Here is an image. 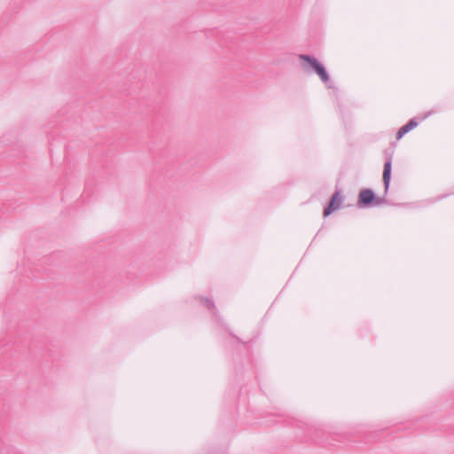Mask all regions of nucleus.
Segmentation results:
<instances>
[{
	"label": "nucleus",
	"mask_w": 454,
	"mask_h": 454,
	"mask_svg": "<svg viewBox=\"0 0 454 454\" xmlns=\"http://www.w3.org/2000/svg\"><path fill=\"white\" fill-rule=\"evenodd\" d=\"M315 73L320 77L321 81L328 87L332 88V85L329 84L330 82V76L326 71V68L322 64L319 68H317Z\"/></svg>",
	"instance_id": "nucleus-6"
},
{
	"label": "nucleus",
	"mask_w": 454,
	"mask_h": 454,
	"mask_svg": "<svg viewBox=\"0 0 454 454\" xmlns=\"http://www.w3.org/2000/svg\"><path fill=\"white\" fill-rule=\"evenodd\" d=\"M315 73L320 77L321 81L328 87L332 88V85L329 84L330 82V76L326 71V68L322 64L319 68H317Z\"/></svg>",
	"instance_id": "nucleus-7"
},
{
	"label": "nucleus",
	"mask_w": 454,
	"mask_h": 454,
	"mask_svg": "<svg viewBox=\"0 0 454 454\" xmlns=\"http://www.w3.org/2000/svg\"><path fill=\"white\" fill-rule=\"evenodd\" d=\"M418 124L419 121L417 120V117L411 118L406 124H404L398 129L396 133V138H402L406 133L416 128Z\"/></svg>",
	"instance_id": "nucleus-5"
},
{
	"label": "nucleus",
	"mask_w": 454,
	"mask_h": 454,
	"mask_svg": "<svg viewBox=\"0 0 454 454\" xmlns=\"http://www.w3.org/2000/svg\"><path fill=\"white\" fill-rule=\"evenodd\" d=\"M391 171H392V157L389 156L385 164L383 169V183H384V194L387 195L391 180Z\"/></svg>",
	"instance_id": "nucleus-4"
},
{
	"label": "nucleus",
	"mask_w": 454,
	"mask_h": 454,
	"mask_svg": "<svg viewBox=\"0 0 454 454\" xmlns=\"http://www.w3.org/2000/svg\"><path fill=\"white\" fill-rule=\"evenodd\" d=\"M199 299L203 302L205 307H207L209 310H212L214 313L215 312V310H216L215 305L212 300L207 299V298H201V297H199Z\"/></svg>",
	"instance_id": "nucleus-8"
},
{
	"label": "nucleus",
	"mask_w": 454,
	"mask_h": 454,
	"mask_svg": "<svg viewBox=\"0 0 454 454\" xmlns=\"http://www.w3.org/2000/svg\"><path fill=\"white\" fill-rule=\"evenodd\" d=\"M343 199V196H341V191L337 190L331 197L328 206L324 209V216H329L335 210L340 209Z\"/></svg>",
	"instance_id": "nucleus-2"
},
{
	"label": "nucleus",
	"mask_w": 454,
	"mask_h": 454,
	"mask_svg": "<svg viewBox=\"0 0 454 454\" xmlns=\"http://www.w3.org/2000/svg\"><path fill=\"white\" fill-rule=\"evenodd\" d=\"M387 204L385 198L377 197L372 189H364L359 192L357 207L360 208Z\"/></svg>",
	"instance_id": "nucleus-1"
},
{
	"label": "nucleus",
	"mask_w": 454,
	"mask_h": 454,
	"mask_svg": "<svg viewBox=\"0 0 454 454\" xmlns=\"http://www.w3.org/2000/svg\"><path fill=\"white\" fill-rule=\"evenodd\" d=\"M299 58L303 61L302 67L307 72H315L322 65L316 58L309 55L301 54Z\"/></svg>",
	"instance_id": "nucleus-3"
},
{
	"label": "nucleus",
	"mask_w": 454,
	"mask_h": 454,
	"mask_svg": "<svg viewBox=\"0 0 454 454\" xmlns=\"http://www.w3.org/2000/svg\"><path fill=\"white\" fill-rule=\"evenodd\" d=\"M434 113H435V111H434V110H430V111H428V112H427V114H425V115L420 119V121H423V120L427 119L428 116H430V115H431V114H433Z\"/></svg>",
	"instance_id": "nucleus-9"
}]
</instances>
